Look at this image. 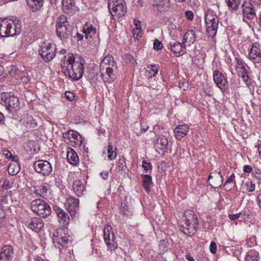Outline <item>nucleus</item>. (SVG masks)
<instances>
[{"label": "nucleus", "mask_w": 261, "mask_h": 261, "mask_svg": "<svg viewBox=\"0 0 261 261\" xmlns=\"http://www.w3.org/2000/svg\"><path fill=\"white\" fill-rule=\"evenodd\" d=\"M244 186L246 187V190L248 192H253L255 188V185L250 180H247L244 183Z\"/></svg>", "instance_id": "ea45409f"}, {"label": "nucleus", "mask_w": 261, "mask_h": 261, "mask_svg": "<svg viewBox=\"0 0 261 261\" xmlns=\"http://www.w3.org/2000/svg\"><path fill=\"white\" fill-rule=\"evenodd\" d=\"M113 67H106V74L108 77H106L107 81L109 82H113L116 79V75L114 73Z\"/></svg>", "instance_id": "4c0bfd02"}, {"label": "nucleus", "mask_w": 261, "mask_h": 261, "mask_svg": "<svg viewBox=\"0 0 261 261\" xmlns=\"http://www.w3.org/2000/svg\"><path fill=\"white\" fill-rule=\"evenodd\" d=\"M20 171V167L15 162L11 163L8 167V173L11 175H16Z\"/></svg>", "instance_id": "e433bc0d"}, {"label": "nucleus", "mask_w": 261, "mask_h": 261, "mask_svg": "<svg viewBox=\"0 0 261 261\" xmlns=\"http://www.w3.org/2000/svg\"><path fill=\"white\" fill-rule=\"evenodd\" d=\"M34 168L36 172L43 175H49L52 172L53 168L50 163L45 160H39L34 163Z\"/></svg>", "instance_id": "f8f14e48"}, {"label": "nucleus", "mask_w": 261, "mask_h": 261, "mask_svg": "<svg viewBox=\"0 0 261 261\" xmlns=\"http://www.w3.org/2000/svg\"><path fill=\"white\" fill-rule=\"evenodd\" d=\"M22 124L27 129H31L37 126V121L32 116L27 115L22 119Z\"/></svg>", "instance_id": "b1692460"}, {"label": "nucleus", "mask_w": 261, "mask_h": 261, "mask_svg": "<svg viewBox=\"0 0 261 261\" xmlns=\"http://www.w3.org/2000/svg\"><path fill=\"white\" fill-rule=\"evenodd\" d=\"M13 255V249L10 245L5 246L0 254V258L3 260H9Z\"/></svg>", "instance_id": "a878e982"}, {"label": "nucleus", "mask_w": 261, "mask_h": 261, "mask_svg": "<svg viewBox=\"0 0 261 261\" xmlns=\"http://www.w3.org/2000/svg\"><path fill=\"white\" fill-rule=\"evenodd\" d=\"M210 251L215 254L217 251V245L214 242H212L210 245Z\"/></svg>", "instance_id": "4d7b16f0"}, {"label": "nucleus", "mask_w": 261, "mask_h": 261, "mask_svg": "<svg viewBox=\"0 0 261 261\" xmlns=\"http://www.w3.org/2000/svg\"><path fill=\"white\" fill-rule=\"evenodd\" d=\"M28 7L33 12L38 11L42 6L43 0H26Z\"/></svg>", "instance_id": "bb28decb"}, {"label": "nucleus", "mask_w": 261, "mask_h": 261, "mask_svg": "<svg viewBox=\"0 0 261 261\" xmlns=\"http://www.w3.org/2000/svg\"><path fill=\"white\" fill-rule=\"evenodd\" d=\"M66 230L65 228H60L56 229L53 233V242L55 244L56 242H59L62 237L65 234Z\"/></svg>", "instance_id": "f704fd0d"}, {"label": "nucleus", "mask_w": 261, "mask_h": 261, "mask_svg": "<svg viewBox=\"0 0 261 261\" xmlns=\"http://www.w3.org/2000/svg\"><path fill=\"white\" fill-rule=\"evenodd\" d=\"M40 48L39 54L45 61H50L55 57L56 47L51 42L44 41L41 44Z\"/></svg>", "instance_id": "6e6552de"}, {"label": "nucleus", "mask_w": 261, "mask_h": 261, "mask_svg": "<svg viewBox=\"0 0 261 261\" xmlns=\"http://www.w3.org/2000/svg\"><path fill=\"white\" fill-rule=\"evenodd\" d=\"M198 225L196 216L194 213L188 211L185 213L182 222L180 225V229L185 234L192 236L196 232V228Z\"/></svg>", "instance_id": "7ed1b4c3"}, {"label": "nucleus", "mask_w": 261, "mask_h": 261, "mask_svg": "<svg viewBox=\"0 0 261 261\" xmlns=\"http://www.w3.org/2000/svg\"><path fill=\"white\" fill-rule=\"evenodd\" d=\"M186 258L188 261H195L193 257L190 255V253H187L185 255Z\"/></svg>", "instance_id": "338daca9"}, {"label": "nucleus", "mask_w": 261, "mask_h": 261, "mask_svg": "<svg viewBox=\"0 0 261 261\" xmlns=\"http://www.w3.org/2000/svg\"><path fill=\"white\" fill-rule=\"evenodd\" d=\"M133 33L134 35H136V38L138 39V38H140L142 36V31L140 28H138V29H135L133 31Z\"/></svg>", "instance_id": "5fc2aeb1"}, {"label": "nucleus", "mask_w": 261, "mask_h": 261, "mask_svg": "<svg viewBox=\"0 0 261 261\" xmlns=\"http://www.w3.org/2000/svg\"><path fill=\"white\" fill-rule=\"evenodd\" d=\"M242 8L244 21H246V19H252L255 17V10L251 3H244L242 5Z\"/></svg>", "instance_id": "f3484780"}, {"label": "nucleus", "mask_w": 261, "mask_h": 261, "mask_svg": "<svg viewBox=\"0 0 261 261\" xmlns=\"http://www.w3.org/2000/svg\"><path fill=\"white\" fill-rule=\"evenodd\" d=\"M63 136L68 144L74 147H80L83 141L82 136L77 132L73 130L63 133Z\"/></svg>", "instance_id": "9d476101"}, {"label": "nucleus", "mask_w": 261, "mask_h": 261, "mask_svg": "<svg viewBox=\"0 0 261 261\" xmlns=\"http://www.w3.org/2000/svg\"><path fill=\"white\" fill-rule=\"evenodd\" d=\"M210 179H212V183L210 182V185L214 188H220L223 184V178L220 171L211 173L208 176L207 182H210Z\"/></svg>", "instance_id": "2eb2a0df"}, {"label": "nucleus", "mask_w": 261, "mask_h": 261, "mask_svg": "<svg viewBox=\"0 0 261 261\" xmlns=\"http://www.w3.org/2000/svg\"><path fill=\"white\" fill-rule=\"evenodd\" d=\"M103 235L105 242L107 245L108 250L112 252L114 251L118 246L116 238L112 231L111 226L107 225L103 229Z\"/></svg>", "instance_id": "9b49d317"}, {"label": "nucleus", "mask_w": 261, "mask_h": 261, "mask_svg": "<svg viewBox=\"0 0 261 261\" xmlns=\"http://www.w3.org/2000/svg\"><path fill=\"white\" fill-rule=\"evenodd\" d=\"M158 68L156 66H152L151 69H149V72L151 74L150 77L155 76V75L158 73Z\"/></svg>", "instance_id": "3c124183"}, {"label": "nucleus", "mask_w": 261, "mask_h": 261, "mask_svg": "<svg viewBox=\"0 0 261 261\" xmlns=\"http://www.w3.org/2000/svg\"><path fill=\"white\" fill-rule=\"evenodd\" d=\"M64 235V236L62 237V238L60 239V240H59V242H56L55 246L56 247L57 244L62 247H64L66 244L68 243L69 239L67 236L66 235V233H65V234Z\"/></svg>", "instance_id": "37998d69"}, {"label": "nucleus", "mask_w": 261, "mask_h": 261, "mask_svg": "<svg viewBox=\"0 0 261 261\" xmlns=\"http://www.w3.org/2000/svg\"><path fill=\"white\" fill-rule=\"evenodd\" d=\"M226 2L229 7L236 10L240 5V0H226Z\"/></svg>", "instance_id": "a19ab883"}, {"label": "nucleus", "mask_w": 261, "mask_h": 261, "mask_svg": "<svg viewBox=\"0 0 261 261\" xmlns=\"http://www.w3.org/2000/svg\"><path fill=\"white\" fill-rule=\"evenodd\" d=\"M107 152L108 153V158L110 160H113L116 158L117 153L113 150V147L112 145H108Z\"/></svg>", "instance_id": "58836bf2"}, {"label": "nucleus", "mask_w": 261, "mask_h": 261, "mask_svg": "<svg viewBox=\"0 0 261 261\" xmlns=\"http://www.w3.org/2000/svg\"><path fill=\"white\" fill-rule=\"evenodd\" d=\"M249 58L257 63L261 62V50L258 43H254L252 45L249 53Z\"/></svg>", "instance_id": "dca6fc26"}, {"label": "nucleus", "mask_w": 261, "mask_h": 261, "mask_svg": "<svg viewBox=\"0 0 261 261\" xmlns=\"http://www.w3.org/2000/svg\"><path fill=\"white\" fill-rule=\"evenodd\" d=\"M142 167L147 172L151 169V165L150 163L147 162L146 160H143L142 161Z\"/></svg>", "instance_id": "09e8293b"}, {"label": "nucleus", "mask_w": 261, "mask_h": 261, "mask_svg": "<svg viewBox=\"0 0 261 261\" xmlns=\"http://www.w3.org/2000/svg\"><path fill=\"white\" fill-rule=\"evenodd\" d=\"M171 49L176 57L181 56L186 53L185 45L179 42L171 43Z\"/></svg>", "instance_id": "412c9836"}, {"label": "nucleus", "mask_w": 261, "mask_h": 261, "mask_svg": "<svg viewBox=\"0 0 261 261\" xmlns=\"http://www.w3.org/2000/svg\"><path fill=\"white\" fill-rule=\"evenodd\" d=\"M118 167L120 171H123L125 170V160L124 158L122 157L119 160Z\"/></svg>", "instance_id": "c03bdc74"}, {"label": "nucleus", "mask_w": 261, "mask_h": 261, "mask_svg": "<svg viewBox=\"0 0 261 261\" xmlns=\"http://www.w3.org/2000/svg\"><path fill=\"white\" fill-rule=\"evenodd\" d=\"M163 45L161 41L158 39H155L153 43V48L155 50H159L163 48Z\"/></svg>", "instance_id": "49530a36"}, {"label": "nucleus", "mask_w": 261, "mask_h": 261, "mask_svg": "<svg viewBox=\"0 0 261 261\" xmlns=\"http://www.w3.org/2000/svg\"><path fill=\"white\" fill-rule=\"evenodd\" d=\"M235 175L233 173L231 174L227 180L225 182L224 186H227L230 184L236 185V180L234 179Z\"/></svg>", "instance_id": "de8ad7c7"}, {"label": "nucleus", "mask_w": 261, "mask_h": 261, "mask_svg": "<svg viewBox=\"0 0 261 261\" xmlns=\"http://www.w3.org/2000/svg\"><path fill=\"white\" fill-rule=\"evenodd\" d=\"M53 210L58 216L59 223L64 227L67 225L70 221L68 214L63 209L57 205L53 206Z\"/></svg>", "instance_id": "ddd939ff"}, {"label": "nucleus", "mask_w": 261, "mask_h": 261, "mask_svg": "<svg viewBox=\"0 0 261 261\" xmlns=\"http://www.w3.org/2000/svg\"><path fill=\"white\" fill-rule=\"evenodd\" d=\"M67 159L69 163L73 165H76L79 161L76 152L71 147H68L66 151Z\"/></svg>", "instance_id": "393cba45"}, {"label": "nucleus", "mask_w": 261, "mask_h": 261, "mask_svg": "<svg viewBox=\"0 0 261 261\" xmlns=\"http://www.w3.org/2000/svg\"><path fill=\"white\" fill-rule=\"evenodd\" d=\"M259 258V253L254 250H251L247 252L245 261H258Z\"/></svg>", "instance_id": "473e14b6"}, {"label": "nucleus", "mask_w": 261, "mask_h": 261, "mask_svg": "<svg viewBox=\"0 0 261 261\" xmlns=\"http://www.w3.org/2000/svg\"><path fill=\"white\" fill-rule=\"evenodd\" d=\"M2 99L5 102L6 109L9 113H13L19 109L20 102L18 98L12 93H2Z\"/></svg>", "instance_id": "1a4fd4ad"}, {"label": "nucleus", "mask_w": 261, "mask_h": 261, "mask_svg": "<svg viewBox=\"0 0 261 261\" xmlns=\"http://www.w3.org/2000/svg\"><path fill=\"white\" fill-rule=\"evenodd\" d=\"M67 209L69 212H75L79 207V200L73 197H70L67 200Z\"/></svg>", "instance_id": "cd10ccee"}, {"label": "nucleus", "mask_w": 261, "mask_h": 261, "mask_svg": "<svg viewBox=\"0 0 261 261\" xmlns=\"http://www.w3.org/2000/svg\"><path fill=\"white\" fill-rule=\"evenodd\" d=\"M116 63L113 60V58L111 56H107L104 58L101 64V67L103 68L106 67H115Z\"/></svg>", "instance_id": "c9c22d12"}, {"label": "nucleus", "mask_w": 261, "mask_h": 261, "mask_svg": "<svg viewBox=\"0 0 261 261\" xmlns=\"http://www.w3.org/2000/svg\"><path fill=\"white\" fill-rule=\"evenodd\" d=\"M25 226L31 230L38 232L44 227L43 220L39 218H33L25 222Z\"/></svg>", "instance_id": "4468645a"}, {"label": "nucleus", "mask_w": 261, "mask_h": 261, "mask_svg": "<svg viewBox=\"0 0 261 261\" xmlns=\"http://www.w3.org/2000/svg\"><path fill=\"white\" fill-rule=\"evenodd\" d=\"M65 95L66 97L70 100H72L74 98V94L71 92H66Z\"/></svg>", "instance_id": "bf43d9fd"}, {"label": "nucleus", "mask_w": 261, "mask_h": 261, "mask_svg": "<svg viewBox=\"0 0 261 261\" xmlns=\"http://www.w3.org/2000/svg\"><path fill=\"white\" fill-rule=\"evenodd\" d=\"M252 170V167L249 165H244L243 167V171L244 172L250 173Z\"/></svg>", "instance_id": "680f3d73"}, {"label": "nucleus", "mask_w": 261, "mask_h": 261, "mask_svg": "<svg viewBox=\"0 0 261 261\" xmlns=\"http://www.w3.org/2000/svg\"><path fill=\"white\" fill-rule=\"evenodd\" d=\"M67 65L66 70L70 78L77 81L83 76L85 67L84 60L80 56L74 57L72 54L69 55L67 59L64 61Z\"/></svg>", "instance_id": "f257e3e1"}, {"label": "nucleus", "mask_w": 261, "mask_h": 261, "mask_svg": "<svg viewBox=\"0 0 261 261\" xmlns=\"http://www.w3.org/2000/svg\"><path fill=\"white\" fill-rule=\"evenodd\" d=\"M124 61L127 63H130L134 64V63H136L135 59L130 54H125L124 55Z\"/></svg>", "instance_id": "a18cd8bd"}, {"label": "nucleus", "mask_w": 261, "mask_h": 261, "mask_svg": "<svg viewBox=\"0 0 261 261\" xmlns=\"http://www.w3.org/2000/svg\"><path fill=\"white\" fill-rule=\"evenodd\" d=\"M189 130V127L188 125H179L174 130L175 137L180 140L188 134Z\"/></svg>", "instance_id": "aec40b11"}, {"label": "nucleus", "mask_w": 261, "mask_h": 261, "mask_svg": "<svg viewBox=\"0 0 261 261\" xmlns=\"http://www.w3.org/2000/svg\"><path fill=\"white\" fill-rule=\"evenodd\" d=\"M168 145V141L165 136H159L155 145L156 151L159 153L164 154L167 150V147Z\"/></svg>", "instance_id": "a211bd4d"}, {"label": "nucleus", "mask_w": 261, "mask_h": 261, "mask_svg": "<svg viewBox=\"0 0 261 261\" xmlns=\"http://www.w3.org/2000/svg\"><path fill=\"white\" fill-rule=\"evenodd\" d=\"M257 204L260 208H261V193H259L256 198Z\"/></svg>", "instance_id": "0e129e2a"}, {"label": "nucleus", "mask_w": 261, "mask_h": 261, "mask_svg": "<svg viewBox=\"0 0 261 261\" xmlns=\"http://www.w3.org/2000/svg\"><path fill=\"white\" fill-rule=\"evenodd\" d=\"M184 42L191 44L196 41L195 33L194 30H190L188 31L184 36Z\"/></svg>", "instance_id": "c85d7f7f"}, {"label": "nucleus", "mask_w": 261, "mask_h": 261, "mask_svg": "<svg viewBox=\"0 0 261 261\" xmlns=\"http://www.w3.org/2000/svg\"><path fill=\"white\" fill-rule=\"evenodd\" d=\"M252 174L257 179L261 180V170L256 169L252 172Z\"/></svg>", "instance_id": "864d4df0"}, {"label": "nucleus", "mask_w": 261, "mask_h": 261, "mask_svg": "<svg viewBox=\"0 0 261 261\" xmlns=\"http://www.w3.org/2000/svg\"><path fill=\"white\" fill-rule=\"evenodd\" d=\"M62 5L63 11L68 14H72L75 11L74 0H62Z\"/></svg>", "instance_id": "4be33fe9"}, {"label": "nucleus", "mask_w": 261, "mask_h": 261, "mask_svg": "<svg viewBox=\"0 0 261 261\" xmlns=\"http://www.w3.org/2000/svg\"><path fill=\"white\" fill-rule=\"evenodd\" d=\"M241 213H237L236 214H229L228 218L231 220H235L238 219L240 216Z\"/></svg>", "instance_id": "052dcab7"}, {"label": "nucleus", "mask_w": 261, "mask_h": 261, "mask_svg": "<svg viewBox=\"0 0 261 261\" xmlns=\"http://www.w3.org/2000/svg\"><path fill=\"white\" fill-rule=\"evenodd\" d=\"M48 191L46 186L41 185L35 188L34 193L38 196L45 198L47 196Z\"/></svg>", "instance_id": "2f4dec72"}, {"label": "nucleus", "mask_w": 261, "mask_h": 261, "mask_svg": "<svg viewBox=\"0 0 261 261\" xmlns=\"http://www.w3.org/2000/svg\"><path fill=\"white\" fill-rule=\"evenodd\" d=\"M82 32L85 34V38L88 39L89 37L91 38L92 35L96 33V29L92 24H86Z\"/></svg>", "instance_id": "7c9ffc66"}, {"label": "nucleus", "mask_w": 261, "mask_h": 261, "mask_svg": "<svg viewBox=\"0 0 261 261\" xmlns=\"http://www.w3.org/2000/svg\"><path fill=\"white\" fill-rule=\"evenodd\" d=\"M20 25L10 20H0V38L7 36H14L20 32Z\"/></svg>", "instance_id": "20e7f679"}, {"label": "nucleus", "mask_w": 261, "mask_h": 261, "mask_svg": "<svg viewBox=\"0 0 261 261\" xmlns=\"http://www.w3.org/2000/svg\"><path fill=\"white\" fill-rule=\"evenodd\" d=\"M238 75L242 78L243 81L247 84L249 80V76L247 70L245 66L242 67H236V68Z\"/></svg>", "instance_id": "72a5a7b5"}, {"label": "nucleus", "mask_w": 261, "mask_h": 261, "mask_svg": "<svg viewBox=\"0 0 261 261\" xmlns=\"http://www.w3.org/2000/svg\"><path fill=\"white\" fill-rule=\"evenodd\" d=\"M153 6L156 7H168V0H154Z\"/></svg>", "instance_id": "79ce46f5"}, {"label": "nucleus", "mask_w": 261, "mask_h": 261, "mask_svg": "<svg viewBox=\"0 0 261 261\" xmlns=\"http://www.w3.org/2000/svg\"><path fill=\"white\" fill-rule=\"evenodd\" d=\"M179 87L184 90H186L188 88V84L187 82L180 84Z\"/></svg>", "instance_id": "69168bd1"}, {"label": "nucleus", "mask_w": 261, "mask_h": 261, "mask_svg": "<svg viewBox=\"0 0 261 261\" xmlns=\"http://www.w3.org/2000/svg\"><path fill=\"white\" fill-rule=\"evenodd\" d=\"M235 60L237 62V65L236 66V68L242 67L245 66V62L243 60L238 58H236Z\"/></svg>", "instance_id": "6e6d98bb"}, {"label": "nucleus", "mask_w": 261, "mask_h": 261, "mask_svg": "<svg viewBox=\"0 0 261 261\" xmlns=\"http://www.w3.org/2000/svg\"><path fill=\"white\" fill-rule=\"evenodd\" d=\"M71 27L67 17L64 15L60 16L57 20L56 33L57 36L61 40L68 38L71 35Z\"/></svg>", "instance_id": "39448f33"}, {"label": "nucleus", "mask_w": 261, "mask_h": 261, "mask_svg": "<svg viewBox=\"0 0 261 261\" xmlns=\"http://www.w3.org/2000/svg\"><path fill=\"white\" fill-rule=\"evenodd\" d=\"M85 181L81 180H76L73 182V190L77 196L80 197L84 194L85 191Z\"/></svg>", "instance_id": "5701e85b"}, {"label": "nucleus", "mask_w": 261, "mask_h": 261, "mask_svg": "<svg viewBox=\"0 0 261 261\" xmlns=\"http://www.w3.org/2000/svg\"><path fill=\"white\" fill-rule=\"evenodd\" d=\"M109 171H103V172H102L100 173V175L101 176V177L105 179V180H106L108 179V176H109Z\"/></svg>", "instance_id": "e2e57ef3"}, {"label": "nucleus", "mask_w": 261, "mask_h": 261, "mask_svg": "<svg viewBox=\"0 0 261 261\" xmlns=\"http://www.w3.org/2000/svg\"><path fill=\"white\" fill-rule=\"evenodd\" d=\"M143 186L146 192H149L153 185L152 177L149 175H143Z\"/></svg>", "instance_id": "c756f323"}, {"label": "nucleus", "mask_w": 261, "mask_h": 261, "mask_svg": "<svg viewBox=\"0 0 261 261\" xmlns=\"http://www.w3.org/2000/svg\"><path fill=\"white\" fill-rule=\"evenodd\" d=\"M3 188L5 190L10 189L12 186V182L10 180H5L3 184Z\"/></svg>", "instance_id": "603ef678"}, {"label": "nucleus", "mask_w": 261, "mask_h": 261, "mask_svg": "<svg viewBox=\"0 0 261 261\" xmlns=\"http://www.w3.org/2000/svg\"><path fill=\"white\" fill-rule=\"evenodd\" d=\"M185 16L187 19L192 20L194 18V13L192 11H187L185 13Z\"/></svg>", "instance_id": "13d9d810"}, {"label": "nucleus", "mask_w": 261, "mask_h": 261, "mask_svg": "<svg viewBox=\"0 0 261 261\" xmlns=\"http://www.w3.org/2000/svg\"><path fill=\"white\" fill-rule=\"evenodd\" d=\"M108 8L112 19L115 21L122 20L127 12L124 0H108Z\"/></svg>", "instance_id": "f03ea898"}, {"label": "nucleus", "mask_w": 261, "mask_h": 261, "mask_svg": "<svg viewBox=\"0 0 261 261\" xmlns=\"http://www.w3.org/2000/svg\"><path fill=\"white\" fill-rule=\"evenodd\" d=\"M213 79L217 86L221 89V90L223 89H225V87L226 86L227 81L221 72L218 70L214 71Z\"/></svg>", "instance_id": "6ab92c4d"}, {"label": "nucleus", "mask_w": 261, "mask_h": 261, "mask_svg": "<svg viewBox=\"0 0 261 261\" xmlns=\"http://www.w3.org/2000/svg\"><path fill=\"white\" fill-rule=\"evenodd\" d=\"M205 22L208 36L214 37L218 29L219 19L213 11L208 10L205 15Z\"/></svg>", "instance_id": "0eeeda50"}, {"label": "nucleus", "mask_w": 261, "mask_h": 261, "mask_svg": "<svg viewBox=\"0 0 261 261\" xmlns=\"http://www.w3.org/2000/svg\"><path fill=\"white\" fill-rule=\"evenodd\" d=\"M255 147H257V151H258L259 155L261 158V143L260 144H259L258 146H256Z\"/></svg>", "instance_id": "774afa93"}, {"label": "nucleus", "mask_w": 261, "mask_h": 261, "mask_svg": "<svg viewBox=\"0 0 261 261\" xmlns=\"http://www.w3.org/2000/svg\"><path fill=\"white\" fill-rule=\"evenodd\" d=\"M31 208L33 212L42 218H46L51 213L49 204L41 199H36L31 203Z\"/></svg>", "instance_id": "423d86ee"}, {"label": "nucleus", "mask_w": 261, "mask_h": 261, "mask_svg": "<svg viewBox=\"0 0 261 261\" xmlns=\"http://www.w3.org/2000/svg\"><path fill=\"white\" fill-rule=\"evenodd\" d=\"M188 4L192 8H197L199 5V3L198 0H188Z\"/></svg>", "instance_id": "8fccbe9b"}]
</instances>
